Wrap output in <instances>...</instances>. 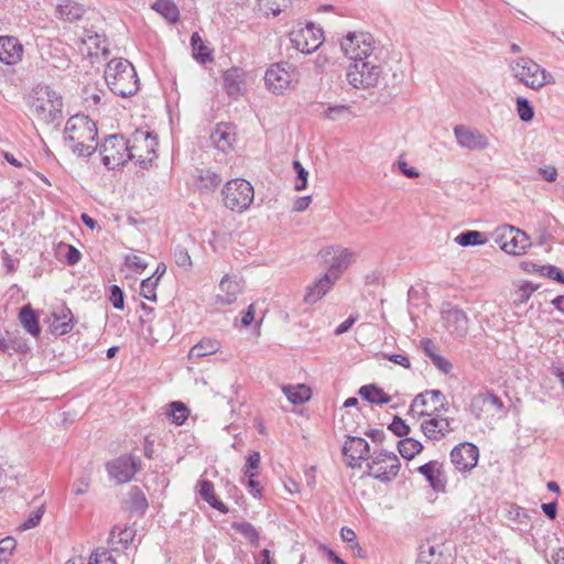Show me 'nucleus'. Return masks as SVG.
Listing matches in <instances>:
<instances>
[{
	"mask_svg": "<svg viewBox=\"0 0 564 564\" xmlns=\"http://www.w3.org/2000/svg\"><path fill=\"white\" fill-rule=\"evenodd\" d=\"M389 431H391L395 436L399 437H408L410 434V426L405 423L403 419L395 415L392 422L388 425Z\"/></svg>",
	"mask_w": 564,
	"mask_h": 564,
	"instance_id": "obj_53",
	"label": "nucleus"
},
{
	"mask_svg": "<svg viewBox=\"0 0 564 564\" xmlns=\"http://www.w3.org/2000/svg\"><path fill=\"white\" fill-rule=\"evenodd\" d=\"M172 256H173L175 263L178 267L184 268L185 270H188L192 268L191 256L188 253L187 248H185L184 246L176 245L172 251Z\"/></svg>",
	"mask_w": 564,
	"mask_h": 564,
	"instance_id": "obj_49",
	"label": "nucleus"
},
{
	"mask_svg": "<svg viewBox=\"0 0 564 564\" xmlns=\"http://www.w3.org/2000/svg\"><path fill=\"white\" fill-rule=\"evenodd\" d=\"M97 137V124L88 116L76 115L67 120L64 130L65 142H75L76 140L95 141Z\"/></svg>",
	"mask_w": 564,
	"mask_h": 564,
	"instance_id": "obj_8",
	"label": "nucleus"
},
{
	"mask_svg": "<svg viewBox=\"0 0 564 564\" xmlns=\"http://www.w3.org/2000/svg\"><path fill=\"white\" fill-rule=\"evenodd\" d=\"M349 112V107L345 105H336V106H329L324 111V117L328 120H337L339 116Z\"/></svg>",
	"mask_w": 564,
	"mask_h": 564,
	"instance_id": "obj_60",
	"label": "nucleus"
},
{
	"mask_svg": "<svg viewBox=\"0 0 564 564\" xmlns=\"http://www.w3.org/2000/svg\"><path fill=\"white\" fill-rule=\"evenodd\" d=\"M19 321L26 333L37 337L41 333L39 316L30 304L23 305L19 312Z\"/></svg>",
	"mask_w": 564,
	"mask_h": 564,
	"instance_id": "obj_27",
	"label": "nucleus"
},
{
	"mask_svg": "<svg viewBox=\"0 0 564 564\" xmlns=\"http://www.w3.org/2000/svg\"><path fill=\"white\" fill-rule=\"evenodd\" d=\"M152 9L160 13L170 23H175L180 19V11L172 0H156Z\"/></svg>",
	"mask_w": 564,
	"mask_h": 564,
	"instance_id": "obj_36",
	"label": "nucleus"
},
{
	"mask_svg": "<svg viewBox=\"0 0 564 564\" xmlns=\"http://www.w3.org/2000/svg\"><path fill=\"white\" fill-rule=\"evenodd\" d=\"M260 10L265 14L279 15L291 4V0H258Z\"/></svg>",
	"mask_w": 564,
	"mask_h": 564,
	"instance_id": "obj_42",
	"label": "nucleus"
},
{
	"mask_svg": "<svg viewBox=\"0 0 564 564\" xmlns=\"http://www.w3.org/2000/svg\"><path fill=\"white\" fill-rule=\"evenodd\" d=\"M293 169L296 173V182L294 184L295 191H303L307 187L308 172L301 164L300 161H293Z\"/></svg>",
	"mask_w": 564,
	"mask_h": 564,
	"instance_id": "obj_52",
	"label": "nucleus"
},
{
	"mask_svg": "<svg viewBox=\"0 0 564 564\" xmlns=\"http://www.w3.org/2000/svg\"><path fill=\"white\" fill-rule=\"evenodd\" d=\"M340 536L343 541L349 543L351 550L358 549L361 550L359 543L356 541V533L352 529L344 527L340 529Z\"/></svg>",
	"mask_w": 564,
	"mask_h": 564,
	"instance_id": "obj_61",
	"label": "nucleus"
},
{
	"mask_svg": "<svg viewBox=\"0 0 564 564\" xmlns=\"http://www.w3.org/2000/svg\"><path fill=\"white\" fill-rule=\"evenodd\" d=\"M134 539V530L131 528L120 529L115 527L108 538V543L116 551L126 550Z\"/></svg>",
	"mask_w": 564,
	"mask_h": 564,
	"instance_id": "obj_29",
	"label": "nucleus"
},
{
	"mask_svg": "<svg viewBox=\"0 0 564 564\" xmlns=\"http://www.w3.org/2000/svg\"><path fill=\"white\" fill-rule=\"evenodd\" d=\"M109 89L119 97H131L139 90V78L133 65L127 59H111L105 68Z\"/></svg>",
	"mask_w": 564,
	"mask_h": 564,
	"instance_id": "obj_2",
	"label": "nucleus"
},
{
	"mask_svg": "<svg viewBox=\"0 0 564 564\" xmlns=\"http://www.w3.org/2000/svg\"><path fill=\"white\" fill-rule=\"evenodd\" d=\"M43 513H44V507L41 506L39 507L37 509L33 510L29 516L28 518L23 521V523L21 524V529L22 530H29V529H33L35 528L42 517H43Z\"/></svg>",
	"mask_w": 564,
	"mask_h": 564,
	"instance_id": "obj_59",
	"label": "nucleus"
},
{
	"mask_svg": "<svg viewBox=\"0 0 564 564\" xmlns=\"http://www.w3.org/2000/svg\"><path fill=\"white\" fill-rule=\"evenodd\" d=\"M540 275L546 276L551 280H554L558 283L564 284V272L553 264H544L540 268Z\"/></svg>",
	"mask_w": 564,
	"mask_h": 564,
	"instance_id": "obj_56",
	"label": "nucleus"
},
{
	"mask_svg": "<svg viewBox=\"0 0 564 564\" xmlns=\"http://www.w3.org/2000/svg\"><path fill=\"white\" fill-rule=\"evenodd\" d=\"M191 46L194 58L199 63L206 64L214 61L212 51L204 44L198 33H193L191 36Z\"/></svg>",
	"mask_w": 564,
	"mask_h": 564,
	"instance_id": "obj_34",
	"label": "nucleus"
},
{
	"mask_svg": "<svg viewBox=\"0 0 564 564\" xmlns=\"http://www.w3.org/2000/svg\"><path fill=\"white\" fill-rule=\"evenodd\" d=\"M127 265L135 272L143 271L148 264L144 260L138 256H129L126 258Z\"/></svg>",
	"mask_w": 564,
	"mask_h": 564,
	"instance_id": "obj_64",
	"label": "nucleus"
},
{
	"mask_svg": "<svg viewBox=\"0 0 564 564\" xmlns=\"http://www.w3.org/2000/svg\"><path fill=\"white\" fill-rule=\"evenodd\" d=\"M539 289V285L533 284L530 281H524L514 292L513 306L519 308L522 304H525L531 295Z\"/></svg>",
	"mask_w": 564,
	"mask_h": 564,
	"instance_id": "obj_39",
	"label": "nucleus"
},
{
	"mask_svg": "<svg viewBox=\"0 0 564 564\" xmlns=\"http://www.w3.org/2000/svg\"><path fill=\"white\" fill-rule=\"evenodd\" d=\"M443 544H432L430 541L419 546L417 564H445Z\"/></svg>",
	"mask_w": 564,
	"mask_h": 564,
	"instance_id": "obj_22",
	"label": "nucleus"
},
{
	"mask_svg": "<svg viewBox=\"0 0 564 564\" xmlns=\"http://www.w3.org/2000/svg\"><path fill=\"white\" fill-rule=\"evenodd\" d=\"M454 241L460 247L482 246L487 242L484 234L477 230H465L455 237Z\"/></svg>",
	"mask_w": 564,
	"mask_h": 564,
	"instance_id": "obj_37",
	"label": "nucleus"
},
{
	"mask_svg": "<svg viewBox=\"0 0 564 564\" xmlns=\"http://www.w3.org/2000/svg\"><path fill=\"white\" fill-rule=\"evenodd\" d=\"M340 50L350 61L346 78L356 89H368L378 84L381 67L373 55V37L367 32H348L340 41Z\"/></svg>",
	"mask_w": 564,
	"mask_h": 564,
	"instance_id": "obj_1",
	"label": "nucleus"
},
{
	"mask_svg": "<svg viewBox=\"0 0 564 564\" xmlns=\"http://www.w3.org/2000/svg\"><path fill=\"white\" fill-rule=\"evenodd\" d=\"M102 164L108 170H116L123 166L128 161L133 160L135 154H131L128 139L121 134L108 135L99 147Z\"/></svg>",
	"mask_w": 564,
	"mask_h": 564,
	"instance_id": "obj_5",
	"label": "nucleus"
},
{
	"mask_svg": "<svg viewBox=\"0 0 564 564\" xmlns=\"http://www.w3.org/2000/svg\"><path fill=\"white\" fill-rule=\"evenodd\" d=\"M236 135L232 128L226 123H218L210 133L213 145L220 152L227 153L232 149Z\"/></svg>",
	"mask_w": 564,
	"mask_h": 564,
	"instance_id": "obj_20",
	"label": "nucleus"
},
{
	"mask_svg": "<svg viewBox=\"0 0 564 564\" xmlns=\"http://www.w3.org/2000/svg\"><path fill=\"white\" fill-rule=\"evenodd\" d=\"M218 341L212 339H203L191 348L189 357L202 358L208 355H213L218 350Z\"/></svg>",
	"mask_w": 564,
	"mask_h": 564,
	"instance_id": "obj_40",
	"label": "nucleus"
},
{
	"mask_svg": "<svg viewBox=\"0 0 564 564\" xmlns=\"http://www.w3.org/2000/svg\"><path fill=\"white\" fill-rule=\"evenodd\" d=\"M400 468V462L390 463L388 468H383L381 465H379L373 469H367V475L381 482H390L398 476Z\"/></svg>",
	"mask_w": 564,
	"mask_h": 564,
	"instance_id": "obj_32",
	"label": "nucleus"
},
{
	"mask_svg": "<svg viewBox=\"0 0 564 564\" xmlns=\"http://www.w3.org/2000/svg\"><path fill=\"white\" fill-rule=\"evenodd\" d=\"M354 253L348 249H343L337 256H335L330 262L329 271L332 275H337L345 271L351 263Z\"/></svg>",
	"mask_w": 564,
	"mask_h": 564,
	"instance_id": "obj_38",
	"label": "nucleus"
},
{
	"mask_svg": "<svg viewBox=\"0 0 564 564\" xmlns=\"http://www.w3.org/2000/svg\"><path fill=\"white\" fill-rule=\"evenodd\" d=\"M509 66L513 76L533 90L555 83L551 73L529 57H518L511 61Z\"/></svg>",
	"mask_w": 564,
	"mask_h": 564,
	"instance_id": "obj_3",
	"label": "nucleus"
},
{
	"mask_svg": "<svg viewBox=\"0 0 564 564\" xmlns=\"http://www.w3.org/2000/svg\"><path fill=\"white\" fill-rule=\"evenodd\" d=\"M420 473L432 489L436 492H444L446 488V478L442 470V464L437 460H430L417 467Z\"/></svg>",
	"mask_w": 564,
	"mask_h": 564,
	"instance_id": "obj_16",
	"label": "nucleus"
},
{
	"mask_svg": "<svg viewBox=\"0 0 564 564\" xmlns=\"http://www.w3.org/2000/svg\"><path fill=\"white\" fill-rule=\"evenodd\" d=\"M159 283V278H154L153 275L142 280L140 285V295L144 299L155 302L156 301V286Z\"/></svg>",
	"mask_w": 564,
	"mask_h": 564,
	"instance_id": "obj_47",
	"label": "nucleus"
},
{
	"mask_svg": "<svg viewBox=\"0 0 564 564\" xmlns=\"http://www.w3.org/2000/svg\"><path fill=\"white\" fill-rule=\"evenodd\" d=\"M518 228L511 225H503L499 228H497L495 232V241L499 245V247L502 249V242H510V238L516 234Z\"/></svg>",
	"mask_w": 564,
	"mask_h": 564,
	"instance_id": "obj_55",
	"label": "nucleus"
},
{
	"mask_svg": "<svg viewBox=\"0 0 564 564\" xmlns=\"http://www.w3.org/2000/svg\"><path fill=\"white\" fill-rule=\"evenodd\" d=\"M517 112L521 121L529 122L534 117V108L525 97L516 99Z\"/></svg>",
	"mask_w": 564,
	"mask_h": 564,
	"instance_id": "obj_46",
	"label": "nucleus"
},
{
	"mask_svg": "<svg viewBox=\"0 0 564 564\" xmlns=\"http://www.w3.org/2000/svg\"><path fill=\"white\" fill-rule=\"evenodd\" d=\"M198 495L202 500L207 502L213 509L223 514L229 512L228 507L215 494L214 484L208 479H199L196 484Z\"/></svg>",
	"mask_w": 564,
	"mask_h": 564,
	"instance_id": "obj_21",
	"label": "nucleus"
},
{
	"mask_svg": "<svg viewBox=\"0 0 564 564\" xmlns=\"http://www.w3.org/2000/svg\"><path fill=\"white\" fill-rule=\"evenodd\" d=\"M13 466L8 463L4 456H0V491L9 487V480H15L19 484V474L14 473Z\"/></svg>",
	"mask_w": 564,
	"mask_h": 564,
	"instance_id": "obj_43",
	"label": "nucleus"
},
{
	"mask_svg": "<svg viewBox=\"0 0 564 564\" xmlns=\"http://www.w3.org/2000/svg\"><path fill=\"white\" fill-rule=\"evenodd\" d=\"M23 55V46L14 36H0V62L6 65H15Z\"/></svg>",
	"mask_w": 564,
	"mask_h": 564,
	"instance_id": "obj_17",
	"label": "nucleus"
},
{
	"mask_svg": "<svg viewBox=\"0 0 564 564\" xmlns=\"http://www.w3.org/2000/svg\"><path fill=\"white\" fill-rule=\"evenodd\" d=\"M131 154H135L137 164L147 169L156 158L158 135L153 131L137 129L128 139Z\"/></svg>",
	"mask_w": 564,
	"mask_h": 564,
	"instance_id": "obj_6",
	"label": "nucleus"
},
{
	"mask_svg": "<svg viewBox=\"0 0 564 564\" xmlns=\"http://www.w3.org/2000/svg\"><path fill=\"white\" fill-rule=\"evenodd\" d=\"M109 292H110L109 301L111 302L112 306L119 311L123 310L124 308V293H123L122 289L117 284H112L109 288Z\"/></svg>",
	"mask_w": 564,
	"mask_h": 564,
	"instance_id": "obj_58",
	"label": "nucleus"
},
{
	"mask_svg": "<svg viewBox=\"0 0 564 564\" xmlns=\"http://www.w3.org/2000/svg\"><path fill=\"white\" fill-rule=\"evenodd\" d=\"M358 394L362 400L372 404H387L391 401V397L375 383L361 386Z\"/></svg>",
	"mask_w": 564,
	"mask_h": 564,
	"instance_id": "obj_31",
	"label": "nucleus"
},
{
	"mask_svg": "<svg viewBox=\"0 0 564 564\" xmlns=\"http://www.w3.org/2000/svg\"><path fill=\"white\" fill-rule=\"evenodd\" d=\"M261 456L259 452H252L250 453L246 458V464L243 466V475L247 478L257 477L258 476V468L260 465Z\"/></svg>",
	"mask_w": 564,
	"mask_h": 564,
	"instance_id": "obj_50",
	"label": "nucleus"
},
{
	"mask_svg": "<svg viewBox=\"0 0 564 564\" xmlns=\"http://www.w3.org/2000/svg\"><path fill=\"white\" fill-rule=\"evenodd\" d=\"M86 140H76L75 142H66L78 158H89L98 149V145H89L85 143Z\"/></svg>",
	"mask_w": 564,
	"mask_h": 564,
	"instance_id": "obj_48",
	"label": "nucleus"
},
{
	"mask_svg": "<svg viewBox=\"0 0 564 564\" xmlns=\"http://www.w3.org/2000/svg\"><path fill=\"white\" fill-rule=\"evenodd\" d=\"M51 332L57 335L68 334L73 329V313L68 307H63L59 313L52 314Z\"/></svg>",
	"mask_w": 564,
	"mask_h": 564,
	"instance_id": "obj_26",
	"label": "nucleus"
},
{
	"mask_svg": "<svg viewBox=\"0 0 564 564\" xmlns=\"http://www.w3.org/2000/svg\"><path fill=\"white\" fill-rule=\"evenodd\" d=\"M369 458H370V462H368L366 465L367 469H373L376 466H379L386 462H389V463L400 462L398 456L393 452L386 451V449H382L378 453H373L372 455L369 454L368 459Z\"/></svg>",
	"mask_w": 564,
	"mask_h": 564,
	"instance_id": "obj_45",
	"label": "nucleus"
},
{
	"mask_svg": "<svg viewBox=\"0 0 564 564\" xmlns=\"http://www.w3.org/2000/svg\"><path fill=\"white\" fill-rule=\"evenodd\" d=\"M451 462L462 473L470 471L478 463L479 449L469 442H462L451 451Z\"/></svg>",
	"mask_w": 564,
	"mask_h": 564,
	"instance_id": "obj_11",
	"label": "nucleus"
},
{
	"mask_svg": "<svg viewBox=\"0 0 564 564\" xmlns=\"http://www.w3.org/2000/svg\"><path fill=\"white\" fill-rule=\"evenodd\" d=\"M336 280L337 275H332L329 273L323 274L312 285L307 286L304 302L306 304H315L329 292Z\"/></svg>",
	"mask_w": 564,
	"mask_h": 564,
	"instance_id": "obj_18",
	"label": "nucleus"
},
{
	"mask_svg": "<svg viewBox=\"0 0 564 564\" xmlns=\"http://www.w3.org/2000/svg\"><path fill=\"white\" fill-rule=\"evenodd\" d=\"M85 12V7L74 0H65L56 7L57 18L70 23L83 19Z\"/></svg>",
	"mask_w": 564,
	"mask_h": 564,
	"instance_id": "obj_25",
	"label": "nucleus"
},
{
	"mask_svg": "<svg viewBox=\"0 0 564 564\" xmlns=\"http://www.w3.org/2000/svg\"><path fill=\"white\" fill-rule=\"evenodd\" d=\"M397 447L400 455L408 460L413 459L415 455L423 451L422 443L413 437L401 438L398 441Z\"/></svg>",
	"mask_w": 564,
	"mask_h": 564,
	"instance_id": "obj_35",
	"label": "nucleus"
},
{
	"mask_svg": "<svg viewBox=\"0 0 564 564\" xmlns=\"http://www.w3.org/2000/svg\"><path fill=\"white\" fill-rule=\"evenodd\" d=\"M221 196L226 208L235 213H243L253 202L254 189L249 181L232 178L224 185Z\"/></svg>",
	"mask_w": 564,
	"mask_h": 564,
	"instance_id": "obj_4",
	"label": "nucleus"
},
{
	"mask_svg": "<svg viewBox=\"0 0 564 564\" xmlns=\"http://www.w3.org/2000/svg\"><path fill=\"white\" fill-rule=\"evenodd\" d=\"M323 36L322 28L316 26L313 22H308L304 26L291 31L290 41L299 52L312 54L322 45Z\"/></svg>",
	"mask_w": 564,
	"mask_h": 564,
	"instance_id": "obj_7",
	"label": "nucleus"
},
{
	"mask_svg": "<svg viewBox=\"0 0 564 564\" xmlns=\"http://www.w3.org/2000/svg\"><path fill=\"white\" fill-rule=\"evenodd\" d=\"M169 416L176 425H182L188 417V409L181 401H173L170 403Z\"/></svg>",
	"mask_w": 564,
	"mask_h": 564,
	"instance_id": "obj_44",
	"label": "nucleus"
},
{
	"mask_svg": "<svg viewBox=\"0 0 564 564\" xmlns=\"http://www.w3.org/2000/svg\"><path fill=\"white\" fill-rule=\"evenodd\" d=\"M17 547V541L12 536H6L0 540V562H8L12 552Z\"/></svg>",
	"mask_w": 564,
	"mask_h": 564,
	"instance_id": "obj_57",
	"label": "nucleus"
},
{
	"mask_svg": "<svg viewBox=\"0 0 564 564\" xmlns=\"http://www.w3.org/2000/svg\"><path fill=\"white\" fill-rule=\"evenodd\" d=\"M243 70L238 67L227 69L224 75V88L230 98L237 99L241 95Z\"/></svg>",
	"mask_w": 564,
	"mask_h": 564,
	"instance_id": "obj_24",
	"label": "nucleus"
},
{
	"mask_svg": "<svg viewBox=\"0 0 564 564\" xmlns=\"http://www.w3.org/2000/svg\"><path fill=\"white\" fill-rule=\"evenodd\" d=\"M510 242H502V250L509 254L521 256L531 246L530 237L521 229H518Z\"/></svg>",
	"mask_w": 564,
	"mask_h": 564,
	"instance_id": "obj_28",
	"label": "nucleus"
},
{
	"mask_svg": "<svg viewBox=\"0 0 564 564\" xmlns=\"http://www.w3.org/2000/svg\"><path fill=\"white\" fill-rule=\"evenodd\" d=\"M130 509L143 513L148 508V500L140 487L133 486L129 491Z\"/></svg>",
	"mask_w": 564,
	"mask_h": 564,
	"instance_id": "obj_41",
	"label": "nucleus"
},
{
	"mask_svg": "<svg viewBox=\"0 0 564 564\" xmlns=\"http://www.w3.org/2000/svg\"><path fill=\"white\" fill-rule=\"evenodd\" d=\"M232 527L249 541L257 542L259 540V533L250 522H235Z\"/></svg>",
	"mask_w": 564,
	"mask_h": 564,
	"instance_id": "obj_51",
	"label": "nucleus"
},
{
	"mask_svg": "<svg viewBox=\"0 0 564 564\" xmlns=\"http://www.w3.org/2000/svg\"><path fill=\"white\" fill-rule=\"evenodd\" d=\"M220 293L216 295V303L221 305H230L236 302L238 294L241 293L242 286L236 278L225 275L219 283Z\"/></svg>",
	"mask_w": 564,
	"mask_h": 564,
	"instance_id": "obj_19",
	"label": "nucleus"
},
{
	"mask_svg": "<svg viewBox=\"0 0 564 564\" xmlns=\"http://www.w3.org/2000/svg\"><path fill=\"white\" fill-rule=\"evenodd\" d=\"M282 390L292 404H303L311 399V390L304 384L284 386Z\"/></svg>",
	"mask_w": 564,
	"mask_h": 564,
	"instance_id": "obj_33",
	"label": "nucleus"
},
{
	"mask_svg": "<svg viewBox=\"0 0 564 564\" xmlns=\"http://www.w3.org/2000/svg\"><path fill=\"white\" fill-rule=\"evenodd\" d=\"M370 446L368 442L359 436H348L343 445V454L348 457V466L360 467V460L369 457Z\"/></svg>",
	"mask_w": 564,
	"mask_h": 564,
	"instance_id": "obj_14",
	"label": "nucleus"
},
{
	"mask_svg": "<svg viewBox=\"0 0 564 564\" xmlns=\"http://www.w3.org/2000/svg\"><path fill=\"white\" fill-rule=\"evenodd\" d=\"M89 486H90V478H89V476L84 475L74 481L73 492L75 495H84L87 492Z\"/></svg>",
	"mask_w": 564,
	"mask_h": 564,
	"instance_id": "obj_63",
	"label": "nucleus"
},
{
	"mask_svg": "<svg viewBox=\"0 0 564 564\" xmlns=\"http://www.w3.org/2000/svg\"><path fill=\"white\" fill-rule=\"evenodd\" d=\"M140 468L141 460L132 455H122L106 464L109 479L117 484L129 482Z\"/></svg>",
	"mask_w": 564,
	"mask_h": 564,
	"instance_id": "obj_9",
	"label": "nucleus"
},
{
	"mask_svg": "<svg viewBox=\"0 0 564 564\" xmlns=\"http://www.w3.org/2000/svg\"><path fill=\"white\" fill-rule=\"evenodd\" d=\"M442 319L446 329L455 337L463 338L467 335L469 319L462 308L454 306L443 311Z\"/></svg>",
	"mask_w": 564,
	"mask_h": 564,
	"instance_id": "obj_15",
	"label": "nucleus"
},
{
	"mask_svg": "<svg viewBox=\"0 0 564 564\" xmlns=\"http://www.w3.org/2000/svg\"><path fill=\"white\" fill-rule=\"evenodd\" d=\"M88 564H116V561L108 550L96 549L89 556Z\"/></svg>",
	"mask_w": 564,
	"mask_h": 564,
	"instance_id": "obj_54",
	"label": "nucleus"
},
{
	"mask_svg": "<svg viewBox=\"0 0 564 564\" xmlns=\"http://www.w3.org/2000/svg\"><path fill=\"white\" fill-rule=\"evenodd\" d=\"M484 405V394H478L471 399L470 413L474 415L475 419L479 420L481 417Z\"/></svg>",
	"mask_w": 564,
	"mask_h": 564,
	"instance_id": "obj_62",
	"label": "nucleus"
},
{
	"mask_svg": "<svg viewBox=\"0 0 564 564\" xmlns=\"http://www.w3.org/2000/svg\"><path fill=\"white\" fill-rule=\"evenodd\" d=\"M419 416H429L421 423L422 433L432 441H440L454 431L452 423L453 419L442 416L441 414H431L421 411Z\"/></svg>",
	"mask_w": 564,
	"mask_h": 564,
	"instance_id": "obj_12",
	"label": "nucleus"
},
{
	"mask_svg": "<svg viewBox=\"0 0 564 564\" xmlns=\"http://www.w3.org/2000/svg\"><path fill=\"white\" fill-rule=\"evenodd\" d=\"M294 77V68L288 63H276L271 65L264 75L267 88L275 94H283L290 88Z\"/></svg>",
	"mask_w": 564,
	"mask_h": 564,
	"instance_id": "obj_10",
	"label": "nucleus"
},
{
	"mask_svg": "<svg viewBox=\"0 0 564 564\" xmlns=\"http://www.w3.org/2000/svg\"><path fill=\"white\" fill-rule=\"evenodd\" d=\"M40 93L48 98V108L45 117V123L48 124L62 117L63 101L56 91L48 86L42 88Z\"/></svg>",
	"mask_w": 564,
	"mask_h": 564,
	"instance_id": "obj_30",
	"label": "nucleus"
},
{
	"mask_svg": "<svg viewBox=\"0 0 564 564\" xmlns=\"http://www.w3.org/2000/svg\"><path fill=\"white\" fill-rule=\"evenodd\" d=\"M194 177L195 186L206 193L214 192L223 182V177L212 169H196Z\"/></svg>",
	"mask_w": 564,
	"mask_h": 564,
	"instance_id": "obj_23",
	"label": "nucleus"
},
{
	"mask_svg": "<svg viewBox=\"0 0 564 564\" xmlns=\"http://www.w3.org/2000/svg\"><path fill=\"white\" fill-rule=\"evenodd\" d=\"M454 134L457 144L469 151H481L488 148V138L477 129H470L464 124L455 126Z\"/></svg>",
	"mask_w": 564,
	"mask_h": 564,
	"instance_id": "obj_13",
	"label": "nucleus"
}]
</instances>
